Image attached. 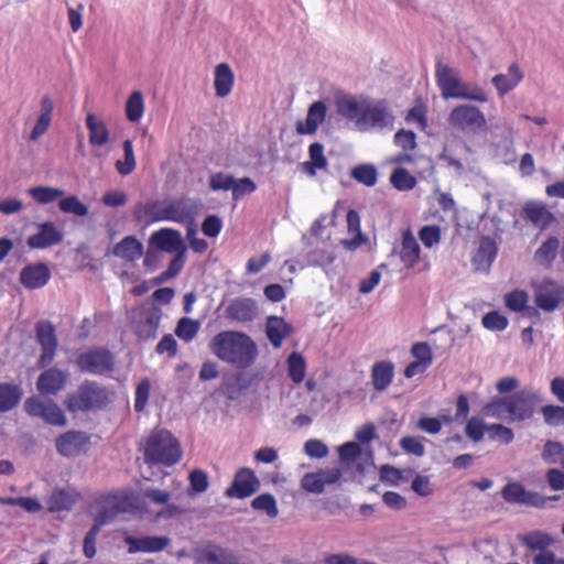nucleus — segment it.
<instances>
[{"instance_id":"f257e3e1","label":"nucleus","mask_w":564,"mask_h":564,"mask_svg":"<svg viewBox=\"0 0 564 564\" xmlns=\"http://www.w3.org/2000/svg\"><path fill=\"white\" fill-rule=\"evenodd\" d=\"M210 351L220 360L239 369L249 368L258 357V347L246 333L224 330L213 337Z\"/></svg>"},{"instance_id":"f03ea898","label":"nucleus","mask_w":564,"mask_h":564,"mask_svg":"<svg viewBox=\"0 0 564 564\" xmlns=\"http://www.w3.org/2000/svg\"><path fill=\"white\" fill-rule=\"evenodd\" d=\"M200 202L191 198H181L166 203L164 200H151L145 205L139 204L133 213L134 219L141 221L143 216L150 219L147 224L156 221H175L184 224L186 220H194Z\"/></svg>"},{"instance_id":"7ed1b4c3","label":"nucleus","mask_w":564,"mask_h":564,"mask_svg":"<svg viewBox=\"0 0 564 564\" xmlns=\"http://www.w3.org/2000/svg\"><path fill=\"white\" fill-rule=\"evenodd\" d=\"M182 448L180 441L167 430H153L145 438L143 458L148 464L173 466L180 462Z\"/></svg>"},{"instance_id":"20e7f679","label":"nucleus","mask_w":564,"mask_h":564,"mask_svg":"<svg viewBox=\"0 0 564 564\" xmlns=\"http://www.w3.org/2000/svg\"><path fill=\"white\" fill-rule=\"evenodd\" d=\"M436 84L441 89L444 99L457 98L479 102L488 100L487 94L482 88L463 83L456 69L438 62L435 66Z\"/></svg>"},{"instance_id":"39448f33","label":"nucleus","mask_w":564,"mask_h":564,"mask_svg":"<svg viewBox=\"0 0 564 564\" xmlns=\"http://www.w3.org/2000/svg\"><path fill=\"white\" fill-rule=\"evenodd\" d=\"M109 403L106 387L94 380H84L76 391L66 394L64 405L70 413L102 410Z\"/></svg>"},{"instance_id":"423d86ee","label":"nucleus","mask_w":564,"mask_h":564,"mask_svg":"<svg viewBox=\"0 0 564 564\" xmlns=\"http://www.w3.org/2000/svg\"><path fill=\"white\" fill-rule=\"evenodd\" d=\"M509 415L507 422H524L533 417L536 406L543 402L540 391L534 388H524L508 395Z\"/></svg>"},{"instance_id":"0eeeda50","label":"nucleus","mask_w":564,"mask_h":564,"mask_svg":"<svg viewBox=\"0 0 564 564\" xmlns=\"http://www.w3.org/2000/svg\"><path fill=\"white\" fill-rule=\"evenodd\" d=\"M75 364L83 373L105 376L115 370L116 359L108 348L94 347L80 352Z\"/></svg>"},{"instance_id":"6e6552de","label":"nucleus","mask_w":564,"mask_h":564,"mask_svg":"<svg viewBox=\"0 0 564 564\" xmlns=\"http://www.w3.org/2000/svg\"><path fill=\"white\" fill-rule=\"evenodd\" d=\"M448 123L463 131L479 133L488 129L486 118L480 109L474 105L456 106L448 116Z\"/></svg>"},{"instance_id":"1a4fd4ad","label":"nucleus","mask_w":564,"mask_h":564,"mask_svg":"<svg viewBox=\"0 0 564 564\" xmlns=\"http://www.w3.org/2000/svg\"><path fill=\"white\" fill-rule=\"evenodd\" d=\"M394 116L387 105V101L381 99L371 102H364V110L358 120V130L368 131L370 129H384L392 126Z\"/></svg>"},{"instance_id":"9d476101","label":"nucleus","mask_w":564,"mask_h":564,"mask_svg":"<svg viewBox=\"0 0 564 564\" xmlns=\"http://www.w3.org/2000/svg\"><path fill=\"white\" fill-rule=\"evenodd\" d=\"M564 300V285L551 279H544L534 286V304L542 311H555Z\"/></svg>"},{"instance_id":"9b49d317","label":"nucleus","mask_w":564,"mask_h":564,"mask_svg":"<svg viewBox=\"0 0 564 564\" xmlns=\"http://www.w3.org/2000/svg\"><path fill=\"white\" fill-rule=\"evenodd\" d=\"M90 435L84 431L70 430L55 440L57 453L64 457H75L88 451Z\"/></svg>"},{"instance_id":"f8f14e48","label":"nucleus","mask_w":564,"mask_h":564,"mask_svg":"<svg viewBox=\"0 0 564 564\" xmlns=\"http://www.w3.org/2000/svg\"><path fill=\"white\" fill-rule=\"evenodd\" d=\"M260 486V480L254 471L248 467H242L237 470L234 480L225 491V496L245 499L257 492Z\"/></svg>"},{"instance_id":"ddd939ff","label":"nucleus","mask_w":564,"mask_h":564,"mask_svg":"<svg viewBox=\"0 0 564 564\" xmlns=\"http://www.w3.org/2000/svg\"><path fill=\"white\" fill-rule=\"evenodd\" d=\"M36 339L42 347L39 365L44 367L54 359L57 349L55 326L50 321H40L35 325Z\"/></svg>"},{"instance_id":"4468645a","label":"nucleus","mask_w":564,"mask_h":564,"mask_svg":"<svg viewBox=\"0 0 564 564\" xmlns=\"http://www.w3.org/2000/svg\"><path fill=\"white\" fill-rule=\"evenodd\" d=\"M161 317L162 311L159 307L140 312L133 322L135 335L142 340L155 338Z\"/></svg>"},{"instance_id":"2eb2a0df","label":"nucleus","mask_w":564,"mask_h":564,"mask_svg":"<svg viewBox=\"0 0 564 564\" xmlns=\"http://www.w3.org/2000/svg\"><path fill=\"white\" fill-rule=\"evenodd\" d=\"M149 246L167 253H176L186 249L181 232L173 228H162L154 231L149 239Z\"/></svg>"},{"instance_id":"dca6fc26","label":"nucleus","mask_w":564,"mask_h":564,"mask_svg":"<svg viewBox=\"0 0 564 564\" xmlns=\"http://www.w3.org/2000/svg\"><path fill=\"white\" fill-rule=\"evenodd\" d=\"M39 232L31 235L26 243L31 249H46L63 241V232L52 221L37 224Z\"/></svg>"},{"instance_id":"f3484780","label":"nucleus","mask_w":564,"mask_h":564,"mask_svg":"<svg viewBox=\"0 0 564 564\" xmlns=\"http://www.w3.org/2000/svg\"><path fill=\"white\" fill-rule=\"evenodd\" d=\"M225 314L228 319L239 323L252 322L258 314V305L251 297H237L228 304Z\"/></svg>"},{"instance_id":"a211bd4d","label":"nucleus","mask_w":564,"mask_h":564,"mask_svg":"<svg viewBox=\"0 0 564 564\" xmlns=\"http://www.w3.org/2000/svg\"><path fill=\"white\" fill-rule=\"evenodd\" d=\"M51 278V270L46 263L39 262L24 267L20 272V283L30 290L43 288Z\"/></svg>"},{"instance_id":"6ab92c4d","label":"nucleus","mask_w":564,"mask_h":564,"mask_svg":"<svg viewBox=\"0 0 564 564\" xmlns=\"http://www.w3.org/2000/svg\"><path fill=\"white\" fill-rule=\"evenodd\" d=\"M67 379L68 373L66 371L50 368L39 376L36 388L41 394H56L65 387Z\"/></svg>"},{"instance_id":"aec40b11","label":"nucleus","mask_w":564,"mask_h":564,"mask_svg":"<svg viewBox=\"0 0 564 564\" xmlns=\"http://www.w3.org/2000/svg\"><path fill=\"white\" fill-rule=\"evenodd\" d=\"M498 253L496 241L489 236H482L479 247L473 257V264L476 271L488 272Z\"/></svg>"},{"instance_id":"412c9836","label":"nucleus","mask_w":564,"mask_h":564,"mask_svg":"<svg viewBox=\"0 0 564 564\" xmlns=\"http://www.w3.org/2000/svg\"><path fill=\"white\" fill-rule=\"evenodd\" d=\"M126 543L129 545L128 552H159L170 544L167 536H126Z\"/></svg>"},{"instance_id":"4be33fe9","label":"nucleus","mask_w":564,"mask_h":564,"mask_svg":"<svg viewBox=\"0 0 564 564\" xmlns=\"http://www.w3.org/2000/svg\"><path fill=\"white\" fill-rule=\"evenodd\" d=\"M293 327L283 317L271 315L267 318V337L274 348H280L284 338L291 335Z\"/></svg>"},{"instance_id":"5701e85b","label":"nucleus","mask_w":564,"mask_h":564,"mask_svg":"<svg viewBox=\"0 0 564 564\" xmlns=\"http://www.w3.org/2000/svg\"><path fill=\"white\" fill-rule=\"evenodd\" d=\"M54 104L50 96L42 97L40 102V115L29 135L31 141L39 140L50 128L52 122Z\"/></svg>"},{"instance_id":"b1692460","label":"nucleus","mask_w":564,"mask_h":564,"mask_svg":"<svg viewBox=\"0 0 564 564\" xmlns=\"http://www.w3.org/2000/svg\"><path fill=\"white\" fill-rule=\"evenodd\" d=\"M523 78V73L518 64L513 63L508 67L507 74H497L492 77L491 83L496 87L500 96H505L512 90Z\"/></svg>"},{"instance_id":"393cba45","label":"nucleus","mask_w":564,"mask_h":564,"mask_svg":"<svg viewBox=\"0 0 564 564\" xmlns=\"http://www.w3.org/2000/svg\"><path fill=\"white\" fill-rule=\"evenodd\" d=\"M111 253L133 262L143 254V245L134 236H127L112 248Z\"/></svg>"},{"instance_id":"a878e982","label":"nucleus","mask_w":564,"mask_h":564,"mask_svg":"<svg viewBox=\"0 0 564 564\" xmlns=\"http://www.w3.org/2000/svg\"><path fill=\"white\" fill-rule=\"evenodd\" d=\"M77 501V494L56 487L48 496L46 503L50 512L69 511Z\"/></svg>"},{"instance_id":"bb28decb","label":"nucleus","mask_w":564,"mask_h":564,"mask_svg":"<svg viewBox=\"0 0 564 564\" xmlns=\"http://www.w3.org/2000/svg\"><path fill=\"white\" fill-rule=\"evenodd\" d=\"M235 76L227 63H220L215 68V94L219 98L227 97L234 85Z\"/></svg>"},{"instance_id":"cd10ccee","label":"nucleus","mask_w":564,"mask_h":564,"mask_svg":"<svg viewBox=\"0 0 564 564\" xmlns=\"http://www.w3.org/2000/svg\"><path fill=\"white\" fill-rule=\"evenodd\" d=\"M394 376V365L391 361H378L372 366L371 379L377 391L386 390Z\"/></svg>"},{"instance_id":"c85d7f7f","label":"nucleus","mask_w":564,"mask_h":564,"mask_svg":"<svg viewBox=\"0 0 564 564\" xmlns=\"http://www.w3.org/2000/svg\"><path fill=\"white\" fill-rule=\"evenodd\" d=\"M421 248L411 230L402 235V248L400 259L406 268H413L420 258Z\"/></svg>"},{"instance_id":"c756f323","label":"nucleus","mask_w":564,"mask_h":564,"mask_svg":"<svg viewBox=\"0 0 564 564\" xmlns=\"http://www.w3.org/2000/svg\"><path fill=\"white\" fill-rule=\"evenodd\" d=\"M23 390L20 386L2 382L0 383V413L9 412L21 401Z\"/></svg>"},{"instance_id":"7c9ffc66","label":"nucleus","mask_w":564,"mask_h":564,"mask_svg":"<svg viewBox=\"0 0 564 564\" xmlns=\"http://www.w3.org/2000/svg\"><path fill=\"white\" fill-rule=\"evenodd\" d=\"M519 541L531 551L539 553L549 552V547L554 543L553 538L543 531L534 530L519 536Z\"/></svg>"},{"instance_id":"2f4dec72","label":"nucleus","mask_w":564,"mask_h":564,"mask_svg":"<svg viewBox=\"0 0 564 564\" xmlns=\"http://www.w3.org/2000/svg\"><path fill=\"white\" fill-rule=\"evenodd\" d=\"M336 106L339 116L354 122L356 127L358 126V120L364 110V102L360 104L350 96H344L337 98Z\"/></svg>"},{"instance_id":"473e14b6","label":"nucleus","mask_w":564,"mask_h":564,"mask_svg":"<svg viewBox=\"0 0 564 564\" xmlns=\"http://www.w3.org/2000/svg\"><path fill=\"white\" fill-rule=\"evenodd\" d=\"M86 126L89 130V142L96 147L105 145L109 140V131L102 121H98L95 115L86 117Z\"/></svg>"},{"instance_id":"72a5a7b5","label":"nucleus","mask_w":564,"mask_h":564,"mask_svg":"<svg viewBox=\"0 0 564 564\" xmlns=\"http://www.w3.org/2000/svg\"><path fill=\"white\" fill-rule=\"evenodd\" d=\"M198 564H239L237 557L221 547H214L200 553Z\"/></svg>"},{"instance_id":"f704fd0d","label":"nucleus","mask_w":564,"mask_h":564,"mask_svg":"<svg viewBox=\"0 0 564 564\" xmlns=\"http://www.w3.org/2000/svg\"><path fill=\"white\" fill-rule=\"evenodd\" d=\"M310 161L303 163L305 172L311 175L316 174V170H324L327 166V159L324 155V147L319 142H314L308 148Z\"/></svg>"},{"instance_id":"c9c22d12","label":"nucleus","mask_w":564,"mask_h":564,"mask_svg":"<svg viewBox=\"0 0 564 564\" xmlns=\"http://www.w3.org/2000/svg\"><path fill=\"white\" fill-rule=\"evenodd\" d=\"M350 176L358 183L364 184L368 187H372L377 184L378 171L373 164L362 163L356 165L350 171Z\"/></svg>"},{"instance_id":"e433bc0d","label":"nucleus","mask_w":564,"mask_h":564,"mask_svg":"<svg viewBox=\"0 0 564 564\" xmlns=\"http://www.w3.org/2000/svg\"><path fill=\"white\" fill-rule=\"evenodd\" d=\"M28 194L41 205H46L59 199L65 192L57 187L34 186L28 189Z\"/></svg>"},{"instance_id":"4c0bfd02","label":"nucleus","mask_w":564,"mask_h":564,"mask_svg":"<svg viewBox=\"0 0 564 564\" xmlns=\"http://www.w3.org/2000/svg\"><path fill=\"white\" fill-rule=\"evenodd\" d=\"M508 395L507 397H495L489 402H487L481 412L485 416L495 417L498 420H506L509 415L508 409Z\"/></svg>"},{"instance_id":"58836bf2","label":"nucleus","mask_w":564,"mask_h":564,"mask_svg":"<svg viewBox=\"0 0 564 564\" xmlns=\"http://www.w3.org/2000/svg\"><path fill=\"white\" fill-rule=\"evenodd\" d=\"M58 208L65 214H72L77 217L88 215V207L76 195L62 196L58 200Z\"/></svg>"},{"instance_id":"ea45409f","label":"nucleus","mask_w":564,"mask_h":564,"mask_svg":"<svg viewBox=\"0 0 564 564\" xmlns=\"http://www.w3.org/2000/svg\"><path fill=\"white\" fill-rule=\"evenodd\" d=\"M390 183L398 191H411L416 185V178L404 167H397L390 175Z\"/></svg>"},{"instance_id":"a19ab883","label":"nucleus","mask_w":564,"mask_h":564,"mask_svg":"<svg viewBox=\"0 0 564 564\" xmlns=\"http://www.w3.org/2000/svg\"><path fill=\"white\" fill-rule=\"evenodd\" d=\"M144 111L143 95L141 91H133L126 104V116L130 122H138Z\"/></svg>"},{"instance_id":"79ce46f5","label":"nucleus","mask_w":564,"mask_h":564,"mask_svg":"<svg viewBox=\"0 0 564 564\" xmlns=\"http://www.w3.org/2000/svg\"><path fill=\"white\" fill-rule=\"evenodd\" d=\"M251 508L264 512L269 518H275L279 514L276 500L272 494L264 492L251 501Z\"/></svg>"},{"instance_id":"37998d69","label":"nucleus","mask_w":564,"mask_h":564,"mask_svg":"<svg viewBox=\"0 0 564 564\" xmlns=\"http://www.w3.org/2000/svg\"><path fill=\"white\" fill-rule=\"evenodd\" d=\"M289 377L294 383L303 381L306 371L304 357L299 352H292L288 358Z\"/></svg>"},{"instance_id":"c03bdc74","label":"nucleus","mask_w":564,"mask_h":564,"mask_svg":"<svg viewBox=\"0 0 564 564\" xmlns=\"http://www.w3.org/2000/svg\"><path fill=\"white\" fill-rule=\"evenodd\" d=\"M560 241L556 237H549L541 246L536 249L534 258L538 261H544L551 263L554 261L557 254Z\"/></svg>"},{"instance_id":"a18cd8bd","label":"nucleus","mask_w":564,"mask_h":564,"mask_svg":"<svg viewBox=\"0 0 564 564\" xmlns=\"http://www.w3.org/2000/svg\"><path fill=\"white\" fill-rule=\"evenodd\" d=\"M124 160L116 162V169L121 175H129L135 169V158L132 141L127 139L122 143Z\"/></svg>"},{"instance_id":"49530a36","label":"nucleus","mask_w":564,"mask_h":564,"mask_svg":"<svg viewBox=\"0 0 564 564\" xmlns=\"http://www.w3.org/2000/svg\"><path fill=\"white\" fill-rule=\"evenodd\" d=\"M199 330V323L189 317H182L176 324L175 334L185 341L194 339Z\"/></svg>"},{"instance_id":"de8ad7c7","label":"nucleus","mask_w":564,"mask_h":564,"mask_svg":"<svg viewBox=\"0 0 564 564\" xmlns=\"http://www.w3.org/2000/svg\"><path fill=\"white\" fill-rule=\"evenodd\" d=\"M188 480L189 487L187 491L191 496L205 492L209 485L207 473L199 468H196L189 473Z\"/></svg>"},{"instance_id":"09e8293b","label":"nucleus","mask_w":564,"mask_h":564,"mask_svg":"<svg viewBox=\"0 0 564 564\" xmlns=\"http://www.w3.org/2000/svg\"><path fill=\"white\" fill-rule=\"evenodd\" d=\"M524 216L534 225H546L545 218H552L545 206L535 203H528L523 208Z\"/></svg>"},{"instance_id":"8fccbe9b","label":"nucleus","mask_w":564,"mask_h":564,"mask_svg":"<svg viewBox=\"0 0 564 564\" xmlns=\"http://www.w3.org/2000/svg\"><path fill=\"white\" fill-rule=\"evenodd\" d=\"M41 419L50 425L65 426L67 424L65 414L57 405V403L52 400L47 401V405Z\"/></svg>"},{"instance_id":"3c124183","label":"nucleus","mask_w":564,"mask_h":564,"mask_svg":"<svg viewBox=\"0 0 564 564\" xmlns=\"http://www.w3.org/2000/svg\"><path fill=\"white\" fill-rule=\"evenodd\" d=\"M361 455V447L355 442H347L338 447L339 463L344 466L355 464Z\"/></svg>"},{"instance_id":"603ef678","label":"nucleus","mask_w":564,"mask_h":564,"mask_svg":"<svg viewBox=\"0 0 564 564\" xmlns=\"http://www.w3.org/2000/svg\"><path fill=\"white\" fill-rule=\"evenodd\" d=\"M412 469H398L394 466L389 464L382 465L380 467V479L382 481H388L391 485H398L401 480H408L409 476L412 474Z\"/></svg>"},{"instance_id":"864d4df0","label":"nucleus","mask_w":564,"mask_h":564,"mask_svg":"<svg viewBox=\"0 0 564 564\" xmlns=\"http://www.w3.org/2000/svg\"><path fill=\"white\" fill-rule=\"evenodd\" d=\"M488 427L489 425H487L482 419L473 416L466 423L465 433L468 438L478 443L484 438L485 432H488Z\"/></svg>"},{"instance_id":"5fc2aeb1","label":"nucleus","mask_w":564,"mask_h":564,"mask_svg":"<svg viewBox=\"0 0 564 564\" xmlns=\"http://www.w3.org/2000/svg\"><path fill=\"white\" fill-rule=\"evenodd\" d=\"M525 487L517 481L508 482L501 490V496L508 503L521 505L525 494Z\"/></svg>"},{"instance_id":"6e6d98bb","label":"nucleus","mask_w":564,"mask_h":564,"mask_svg":"<svg viewBox=\"0 0 564 564\" xmlns=\"http://www.w3.org/2000/svg\"><path fill=\"white\" fill-rule=\"evenodd\" d=\"M541 457L549 464H556L558 458L564 457V445L561 442L551 440L546 441L543 446Z\"/></svg>"},{"instance_id":"4d7b16f0","label":"nucleus","mask_w":564,"mask_h":564,"mask_svg":"<svg viewBox=\"0 0 564 564\" xmlns=\"http://www.w3.org/2000/svg\"><path fill=\"white\" fill-rule=\"evenodd\" d=\"M482 326L489 330L500 332L507 328L508 318L497 311L488 312L482 316Z\"/></svg>"},{"instance_id":"13d9d810","label":"nucleus","mask_w":564,"mask_h":564,"mask_svg":"<svg viewBox=\"0 0 564 564\" xmlns=\"http://www.w3.org/2000/svg\"><path fill=\"white\" fill-rule=\"evenodd\" d=\"M544 422L550 426H556L564 423V405L549 404L541 408Z\"/></svg>"},{"instance_id":"bf43d9fd","label":"nucleus","mask_w":564,"mask_h":564,"mask_svg":"<svg viewBox=\"0 0 564 564\" xmlns=\"http://www.w3.org/2000/svg\"><path fill=\"white\" fill-rule=\"evenodd\" d=\"M488 435L490 440L498 441L505 445L510 444L514 438V433L510 427L498 423L489 425Z\"/></svg>"},{"instance_id":"052dcab7","label":"nucleus","mask_w":564,"mask_h":564,"mask_svg":"<svg viewBox=\"0 0 564 564\" xmlns=\"http://www.w3.org/2000/svg\"><path fill=\"white\" fill-rule=\"evenodd\" d=\"M506 306L513 312H522L528 303V294L523 290H514L505 296Z\"/></svg>"},{"instance_id":"680f3d73","label":"nucleus","mask_w":564,"mask_h":564,"mask_svg":"<svg viewBox=\"0 0 564 564\" xmlns=\"http://www.w3.org/2000/svg\"><path fill=\"white\" fill-rule=\"evenodd\" d=\"M411 354L415 358L414 361L420 362L423 367H430L433 361L431 348L425 341H417L413 344Z\"/></svg>"},{"instance_id":"e2e57ef3","label":"nucleus","mask_w":564,"mask_h":564,"mask_svg":"<svg viewBox=\"0 0 564 564\" xmlns=\"http://www.w3.org/2000/svg\"><path fill=\"white\" fill-rule=\"evenodd\" d=\"M151 383L148 378L142 379L135 389L134 410L142 412L148 403Z\"/></svg>"},{"instance_id":"0e129e2a","label":"nucleus","mask_w":564,"mask_h":564,"mask_svg":"<svg viewBox=\"0 0 564 564\" xmlns=\"http://www.w3.org/2000/svg\"><path fill=\"white\" fill-rule=\"evenodd\" d=\"M393 141L395 145L404 151L414 150L416 148V135L412 130L400 129L394 134Z\"/></svg>"},{"instance_id":"69168bd1","label":"nucleus","mask_w":564,"mask_h":564,"mask_svg":"<svg viewBox=\"0 0 564 564\" xmlns=\"http://www.w3.org/2000/svg\"><path fill=\"white\" fill-rule=\"evenodd\" d=\"M301 487L307 492L319 495L324 491L325 485L316 473H306L301 479Z\"/></svg>"},{"instance_id":"338daca9","label":"nucleus","mask_w":564,"mask_h":564,"mask_svg":"<svg viewBox=\"0 0 564 564\" xmlns=\"http://www.w3.org/2000/svg\"><path fill=\"white\" fill-rule=\"evenodd\" d=\"M400 447L408 454L421 457L425 454V447L421 440L414 436H404L399 442Z\"/></svg>"},{"instance_id":"774afa93","label":"nucleus","mask_w":564,"mask_h":564,"mask_svg":"<svg viewBox=\"0 0 564 564\" xmlns=\"http://www.w3.org/2000/svg\"><path fill=\"white\" fill-rule=\"evenodd\" d=\"M419 237L426 248H431L440 242L441 229L437 226H423L419 231Z\"/></svg>"}]
</instances>
